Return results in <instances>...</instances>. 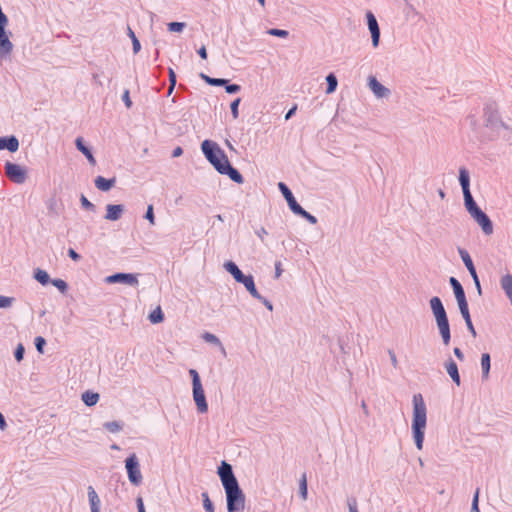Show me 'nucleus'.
<instances>
[{"label":"nucleus","mask_w":512,"mask_h":512,"mask_svg":"<svg viewBox=\"0 0 512 512\" xmlns=\"http://www.w3.org/2000/svg\"><path fill=\"white\" fill-rule=\"evenodd\" d=\"M368 86L377 98H384L390 94V90L382 85L374 76L369 77Z\"/></svg>","instance_id":"nucleus-14"},{"label":"nucleus","mask_w":512,"mask_h":512,"mask_svg":"<svg viewBox=\"0 0 512 512\" xmlns=\"http://www.w3.org/2000/svg\"><path fill=\"white\" fill-rule=\"evenodd\" d=\"M458 306H459L460 313H461L463 319L465 320V323H466V326H467L469 332L472 334L473 337H476L477 333H476V330H475L474 325L471 320L468 302L459 304Z\"/></svg>","instance_id":"nucleus-20"},{"label":"nucleus","mask_w":512,"mask_h":512,"mask_svg":"<svg viewBox=\"0 0 512 512\" xmlns=\"http://www.w3.org/2000/svg\"><path fill=\"white\" fill-rule=\"evenodd\" d=\"M87 493H88V499H89L91 512H100L101 501H100L99 496L96 493L95 489L92 486H89L87 488Z\"/></svg>","instance_id":"nucleus-25"},{"label":"nucleus","mask_w":512,"mask_h":512,"mask_svg":"<svg viewBox=\"0 0 512 512\" xmlns=\"http://www.w3.org/2000/svg\"><path fill=\"white\" fill-rule=\"evenodd\" d=\"M169 85L172 86V88H175L176 86V83H177V78H176V74L174 72V70L172 68H169Z\"/></svg>","instance_id":"nucleus-53"},{"label":"nucleus","mask_w":512,"mask_h":512,"mask_svg":"<svg viewBox=\"0 0 512 512\" xmlns=\"http://www.w3.org/2000/svg\"><path fill=\"white\" fill-rule=\"evenodd\" d=\"M256 299L259 300L269 311L273 310V305L267 298L260 295V298Z\"/></svg>","instance_id":"nucleus-54"},{"label":"nucleus","mask_w":512,"mask_h":512,"mask_svg":"<svg viewBox=\"0 0 512 512\" xmlns=\"http://www.w3.org/2000/svg\"><path fill=\"white\" fill-rule=\"evenodd\" d=\"M34 278L44 286L50 283L51 281L49 274L45 270H42L40 268H37L34 271Z\"/></svg>","instance_id":"nucleus-33"},{"label":"nucleus","mask_w":512,"mask_h":512,"mask_svg":"<svg viewBox=\"0 0 512 512\" xmlns=\"http://www.w3.org/2000/svg\"><path fill=\"white\" fill-rule=\"evenodd\" d=\"M326 82H327L326 93L327 94L333 93L336 90L337 84H338L336 76L333 73L328 74L326 76Z\"/></svg>","instance_id":"nucleus-34"},{"label":"nucleus","mask_w":512,"mask_h":512,"mask_svg":"<svg viewBox=\"0 0 512 512\" xmlns=\"http://www.w3.org/2000/svg\"><path fill=\"white\" fill-rule=\"evenodd\" d=\"M13 300L14 299L12 297L0 296V308H6L11 306Z\"/></svg>","instance_id":"nucleus-51"},{"label":"nucleus","mask_w":512,"mask_h":512,"mask_svg":"<svg viewBox=\"0 0 512 512\" xmlns=\"http://www.w3.org/2000/svg\"><path fill=\"white\" fill-rule=\"evenodd\" d=\"M278 188H279L280 192L282 193L283 197L285 198V200L287 201V204H288L290 210L293 213H295L299 209V207H301V205L296 201L292 191L283 182L278 183Z\"/></svg>","instance_id":"nucleus-12"},{"label":"nucleus","mask_w":512,"mask_h":512,"mask_svg":"<svg viewBox=\"0 0 512 512\" xmlns=\"http://www.w3.org/2000/svg\"><path fill=\"white\" fill-rule=\"evenodd\" d=\"M299 494L303 500L307 499L308 490H307V478L304 473L299 481Z\"/></svg>","instance_id":"nucleus-38"},{"label":"nucleus","mask_w":512,"mask_h":512,"mask_svg":"<svg viewBox=\"0 0 512 512\" xmlns=\"http://www.w3.org/2000/svg\"><path fill=\"white\" fill-rule=\"evenodd\" d=\"M453 353H454V355L456 356V358H457L458 360H460V361H464L465 356H464V353L462 352V350H461L460 348L455 347V348L453 349Z\"/></svg>","instance_id":"nucleus-59"},{"label":"nucleus","mask_w":512,"mask_h":512,"mask_svg":"<svg viewBox=\"0 0 512 512\" xmlns=\"http://www.w3.org/2000/svg\"><path fill=\"white\" fill-rule=\"evenodd\" d=\"M471 512H480L479 509V489H477L474 493L472 504H471Z\"/></svg>","instance_id":"nucleus-47"},{"label":"nucleus","mask_w":512,"mask_h":512,"mask_svg":"<svg viewBox=\"0 0 512 512\" xmlns=\"http://www.w3.org/2000/svg\"><path fill=\"white\" fill-rule=\"evenodd\" d=\"M122 100L127 108L132 107V101L130 99V92L128 89L124 90L123 95H122Z\"/></svg>","instance_id":"nucleus-52"},{"label":"nucleus","mask_w":512,"mask_h":512,"mask_svg":"<svg viewBox=\"0 0 512 512\" xmlns=\"http://www.w3.org/2000/svg\"><path fill=\"white\" fill-rule=\"evenodd\" d=\"M149 320L153 324L161 323L164 320V314L160 307H157L149 314Z\"/></svg>","instance_id":"nucleus-36"},{"label":"nucleus","mask_w":512,"mask_h":512,"mask_svg":"<svg viewBox=\"0 0 512 512\" xmlns=\"http://www.w3.org/2000/svg\"><path fill=\"white\" fill-rule=\"evenodd\" d=\"M8 24V18L5 13L0 15V31L6 30Z\"/></svg>","instance_id":"nucleus-58"},{"label":"nucleus","mask_w":512,"mask_h":512,"mask_svg":"<svg viewBox=\"0 0 512 512\" xmlns=\"http://www.w3.org/2000/svg\"><path fill=\"white\" fill-rule=\"evenodd\" d=\"M201 496L203 498V506H204L205 511L206 512H214V505L211 502L208 493L207 492H203L201 494Z\"/></svg>","instance_id":"nucleus-42"},{"label":"nucleus","mask_w":512,"mask_h":512,"mask_svg":"<svg viewBox=\"0 0 512 512\" xmlns=\"http://www.w3.org/2000/svg\"><path fill=\"white\" fill-rule=\"evenodd\" d=\"M224 88L226 90V92L228 94H235V93H238L240 90H241V86L238 85V84H234V83H230L228 81V83L226 85H224Z\"/></svg>","instance_id":"nucleus-46"},{"label":"nucleus","mask_w":512,"mask_h":512,"mask_svg":"<svg viewBox=\"0 0 512 512\" xmlns=\"http://www.w3.org/2000/svg\"><path fill=\"white\" fill-rule=\"evenodd\" d=\"M167 26L170 32H182L186 24L184 22H170Z\"/></svg>","instance_id":"nucleus-43"},{"label":"nucleus","mask_w":512,"mask_h":512,"mask_svg":"<svg viewBox=\"0 0 512 512\" xmlns=\"http://www.w3.org/2000/svg\"><path fill=\"white\" fill-rule=\"evenodd\" d=\"M348 507H349V512H358L356 499H354V498L349 499L348 500Z\"/></svg>","instance_id":"nucleus-57"},{"label":"nucleus","mask_w":512,"mask_h":512,"mask_svg":"<svg viewBox=\"0 0 512 512\" xmlns=\"http://www.w3.org/2000/svg\"><path fill=\"white\" fill-rule=\"evenodd\" d=\"M367 25L371 33L372 45L373 47H378L380 42V28L377 22L376 17L372 12L367 13Z\"/></svg>","instance_id":"nucleus-10"},{"label":"nucleus","mask_w":512,"mask_h":512,"mask_svg":"<svg viewBox=\"0 0 512 512\" xmlns=\"http://www.w3.org/2000/svg\"><path fill=\"white\" fill-rule=\"evenodd\" d=\"M94 183L98 190L106 192L109 191L112 187H114L116 179L114 177L107 179L104 178L103 176H97L94 180Z\"/></svg>","instance_id":"nucleus-24"},{"label":"nucleus","mask_w":512,"mask_h":512,"mask_svg":"<svg viewBox=\"0 0 512 512\" xmlns=\"http://www.w3.org/2000/svg\"><path fill=\"white\" fill-rule=\"evenodd\" d=\"M68 256L74 261H79L81 259V255L77 253L73 248L68 249Z\"/></svg>","instance_id":"nucleus-56"},{"label":"nucleus","mask_w":512,"mask_h":512,"mask_svg":"<svg viewBox=\"0 0 512 512\" xmlns=\"http://www.w3.org/2000/svg\"><path fill=\"white\" fill-rule=\"evenodd\" d=\"M267 34L279 38H287L289 36V31L278 29V28H270L266 31Z\"/></svg>","instance_id":"nucleus-40"},{"label":"nucleus","mask_w":512,"mask_h":512,"mask_svg":"<svg viewBox=\"0 0 512 512\" xmlns=\"http://www.w3.org/2000/svg\"><path fill=\"white\" fill-rule=\"evenodd\" d=\"M388 354H389L392 366L395 369H397L398 368V360H397L395 352L393 350H388Z\"/></svg>","instance_id":"nucleus-55"},{"label":"nucleus","mask_w":512,"mask_h":512,"mask_svg":"<svg viewBox=\"0 0 512 512\" xmlns=\"http://www.w3.org/2000/svg\"><path fill=\"white\" fill-rule=\"evenodd\" d=\"M458 253L465 265V267L467 268V270L469 271L471 277L473 276H476L477 275V271H476V268L474 266V263L472 261V258L470 256V254L468 253L467 250H465L464 248H458Z\"/></svg>","instance_id":"nucleus-21"},{"label":"nucleus","mask_w":512,"mask_h":512,"mask_svg":"<svg viewBox=\"0 0 512 512\" xmlns=\"http://www.w3.org/2000/svg\"><path fill=\"white\" fill-rule=\"evenodd\" d=\"M19 149V140L16 136L0 137V150H8L9 152H16Z\"/></svg>","instance_id":"nucleus-16"},{"label":"nucleus","mask_w":512,"mask_h":512,"mask_svg":"<svg viewBox=\"0 0 512 512\" xmlns=\"http://www.w3.org/2000/svg\"><path fill=\"white\" fill-rule=\"evenodd\" d=\"M13 50V44L6 30L0 31V59L6 60Z\"/></svg>","instance_id":"nucleus-13"},{"label":"nucleus","mask_w":512,"mask_h":512,"mask_svg":"<svg viewBox=\"0 0 512 512\" xmlns=\"http://www.w3.org/2000/svg\"><path fill=\"white\" fill-rule=\"evenodd\" d=\"M103 427H104L107 431H109V432H111V433H117V432H119V431H121V430H122V428H123V423H122V422H120V421H109V422H105V423L103 424Z\"/></svg>","instance_id":"nucleus-35"},{"label":"nucleus","mask_w":512,"mask_h":512,"mask_svg":"<svg viewBox=\"0 0 512 512\" xmlns=\"http://www.w3.org/2000/svg\"><path fill=\"white\" fill-rule=\"evenodd\" d=\"M236 282L243 284L253 298H260V293L256 288L254 278L251 274H243Z\"/></svg>","instance_id":"nucleus-15"},{"label":"nucleus","mask_w":512,"mask_h":512,"mask_svg":"<svg viewBox=\"0 0 512 512\" xmlns=\"http://www.w3.org/2000/svg\"><path fill=\"white\" fill-rule=\"evenodd\" d=\"M182 154H183V149H182L180 146H178V147H176V148L173 150V152H172V157H174V158H175V157H179V156H181Z\"/></svg>","instance_id":"nucleus-63"},{"label":"nucleus","mask_w":512,"mask_h":512,"mask_svg":"<svg viewBox=\"0 0 512 512\" xmlns=\"http://www.w3.org/2000/svg\"><path fill=\"white\" fill-rule=\"evenodd\" d=\"M50 283L55 286L61 293H66L68 290V284L62 279H53Z\"/></svg>","instance_id":"nucleus-41"},{"label":"nucleus","mask_w":512,"mask_h":512,"mask_svg":"<svg viewBox=\"0 0 512 512\" xmlns=\"http://www.w3.org/2000/svg\"><path fill=\"white\" fill-rule=\"evenodd\" d=\"M25 349L22 344H19L14 351L15 359L20 362L24 358Z\"/></svg>","instance_id":"nucleus-49"},{"label":"nucleus","mask_w":512,"mask_h":512,"mask_svg":"<svg viewBox=\"0 0 512 512\" xmlns=\"http://www.w3.org/2000/svg\"><path fill=\"white\" fill-rule=\"evenodd\" d=\"M105 282L108 284L122 283L130 286H137L139 283L137 275L132 273H115L107 276Z\"/></svg>","instance_id":"nucleus-9"},{"label":"nucleus","mask_w":512,"mask_h":512,"mask_svg":"<svg viewBox=\"0 0 512 512\" xmlns=\"http://www.w3.org/2000/svg\"><path fill=\"white\" fill-rule=\"evenodd\" d=\"M444 367H445L448 375L451 377L452 381L457 386H460L461 378H460V374H459V370H458V366H457L456 362L450 357L444 363Z\"/></svg>","instance_id":"nucleus-17"},{"label":"nucleus","mask_w":512,"mask_h":512,"mask_svg":"<svg viewBox=\"0 0 512 512\" xmlns=\"http://www.w3.org/2000/svg\"><path fill=\"white\" fill-rule=\"evenodd\" d=\"M449 283L453 289L458 305L467 302L465 291L461 283L455 277H450Z\"/></svg>","instance_id":"nucleus-19"},{"label":"nucleus","mask_w":512,"mask_h":512,"mask_svg":"<svg viewBox=\"0 0 512 512\" xmlns=\"http://www.w3.org/2000/svg\"><path fill=\"white\" fill-rule=\"evenodd\" d=\"M201 150L205 158L218 173L227 175L237 184H242L244 182L242 174L231 165L226 154L216 142L212 140H204L201 144Z\"/></svg>","instance_id":"nucleus-2"},{"label":"nucleus","mask_w":512,"mask_h":512,"mask_svg":"<svg viewBox=\"0 0 512 512\" xmlns=\"http://www.w3.org/2000/svg\"><path fill=\"white\" fill-rule=\"evenodd\" d=\"M137 508H138V512H146L142 498L137 499Z\"/></svg>","instance_id":"nucleus-64"},{"label":"nucleus","mask_w":512,"mask_h":512,"mask_svg":"<svg viewBox=\"0 0 512 512\" xmlns=\"http://www.w3.org/2000/svg\"><path fill=\"white\" fill-rule=\"evenodd\" d=\"M124 212V206L121 204H108L106 206L105 219L109 221H117Z\"/></svg>","instance_id":"nucleus-18"},{"label":"nucleus","mask_w":512,"mask_h":512,"mask_svg":"<svg viewBox=\"0 0 512 512\" xmlns=\"http://www.w3.org/2000/svg\"><path fill=\"white\" fill-rule=\"evenodd\" d=\"M80 202H81L82 207L85 210L92 211V212L95 211V208H96L95 205L92 202H90L84 195H81Z\"/></svg>","instance_id":"nucleus-45"},{"label":"nucleus","mask_w":512,"mask_h":512,"mask_svg":"<svg viewBox=\"0 0 512 512\" xmlns=\"http://www.w3.org/2000/svg\"><path fill=\"white\" fill-rule=\"evenodd\" d=\"M34 344H35V347H36V350L39 352V353H43V349H44V346L46 344V340L42 337V336H37L34 340Z\"/></svg>","instance_id":"nucleus-48"},{"label":"nucleus","mask_w":512,"mask_h":512,"mask_svg":"<svg viewBox=\"0 0 512 512\" xmlns=\"http://www.w3.org/2000/svg\"><path fill=\"white\" fill-rule=\"evenodd\" d=\"M197 53L202 59H207V50L205 46L200 47L197 50Z\"/></svg>","instance_id":"nucleus-62"},{"label":"nucleus","mask_w":512,"mask_h":512,"mask_svg":"<svg viewBox=\"0 0 512 512\" xmlns=\"http://www.w3.org/2000/svg\"><path fill=\"white\" fill-rule=\"evenodd\" d=\"M430 307L435 317L442 341L445 345H448L451 340L450 325L441 299L437 296L432 297L430 299Z\"/></svg>","instance_id":"nucleus-4"},{"label":"nucleus","mask_w":512,"mask_h":512,"mask_svg":"<svg viewBox=\"0 0 512 512\" xmlns=\"http://www.w3.org/2000/svg\"><path fill=\"white\" fill-rule=\"evenodd\" d=\"M472 279H473V281L475 283V286H476V289L478 291V294L481 295L482 289H481V284H480V280H479L478 274L476 276H473Z\"/></svg>","instance_id":"nucleus-60"},{"label":"nucleus","mask_w":512,"mask_h":512,"mask_svg":"<svg viewBox=\"0 0 512 512\" xmlns=\"http://www.w3.org/2000/svg\"><path fill=\"white\" fill-rule=\"evenodd\" d=\"M240 102H241V98H236L235 100L232 101V103L230 105L231 114L234 119H237L239 117L238 107H239Z\"/></svg>","instance_id":"nucleus-44"},{"label":"nucleus","mask_w":512,"mask_h":512,"mask_svg":"<svg viewBox=\"0 0 512 512\" xmlns=\"http://www.w3.org/2000/svg\"><path fill=\"white\" fill-rule=\"evenodd\" d=\"M472 218L479 224L485 235H491L493 233V223L483 210L472 216Z\"/></svg>","instance_id":"nucleus-11"},{"label":"nucleus","mask_w":512,"mask_h":512,"mask_svg":"<svg viewBox=\"0 0 512 512\" xmlns=\"http://www.w3.org/2000/svg\"><path fill=\"white\" fill-rule=\"evenodd\" d=\"M500 285L512 305V275L508 273L502 276Z\"/></svg>","instance_id":"nucleus-27"},{"label":"nucleus","mask_w":512,"mask_h":512,"mask_svg":"<svg viewBox=\"0 0 512 512\" xmlns=\"http://www.w3.org/2000/svg\"><path fill=\"white\" fill-rule=\"evenodd\" d=\"M128 36L132 40L133 52L135 54L138 53L141 49V44H140L138 38L136 37L135 33L133 32V30L130 27H128Z\"/></svg>","instance_id":"nucleus-39"},{"label":"nucleus","mask_w":512,"mask_h":512,"mask_svg":"<svg viewBox=\"0 0 512 512\" xmlns=\"http://www.w3.org/2000/svg\"><path fill=\"white\" fill-rule=\"evenodd\" d=\"M267 231L264 227H261L256 231V235L261 239V241H264L265 235H267Z\"/></svg>","instance_id":"nucleus-61"},{"label":"nucleus","mask_w":512,"mask_h":512,"mask_svg":"<svg viewBox=\"0 0 512 512\" xmlns=\"http://www.w3.org/2000/svg\"><path fill=\"white\" fill-rule=\"evenodd\" d=\"M144 217H145V219H147L150 222V224H152V225L155 224V216H154V211H153L152 205H148L147 211H146Z\"/></svg>","instance_id":"nucleus-50"},{"label":"nucleus","mask_w":512,"mask_h":512,"mask_svg":"<svg viewBox=\"0 0 512 512\" xmlns=\"http://www.w3.org/2000/svg\"><path fill=\"white\" fill-rule=\"evenodd\" d=\"M484 117L486 126L492 129H498L499 127L512 132V128H510L506 123H504L498 114V110L496 105L491 103L487 104L484 108Z\"/></svg>","instance_id":"nucleus-6"},{"label":"nucleus","mask_w":512,"mask_h":512,"mask_svg":"<svg viewBox=\"0 0 512 512\" xmlns=\"http://www.w3.org/2000/svg\"><path fill=\"white\" fill-rule=\"evenodd\" d=\"M218 475L226 493V504L228 512H240L245 508V494L239 486L238 480L233 473L232 466L225 461L218 469Z\"/></svg>","instance_id":"nucleus-1"},{"label":"nucleus","mask_w":512,"mask_h":512,"mask_svg":"<svg viewBox=\"0 0 512 512\" xmlns=\"http://www.w3.org/2000/svg\"><path fill=\"white\" fill-rule=\"evenodd\" d=\"M5 174L7 178L15 184H23L27 179V171L25 168L12 162L5 163Z\"/></svg>","instance_id":"nucleus-8"},{"label":"nucleus","mask_w":512,"mask_h":512,"mask_svg":"<svg viewBox=\"0 0 512 512\" xmlns=\"http://www.w3.org/2000/svg\"><path fill=\"white\" fill-rule=\"evenodd\" d=\"M491 368V357L489 353H483L481 355V369H482V380L489 378Z\"/></svg>","instance_id":"nucleus-28"},{"label":"nucleus","mask_w":512,"mask_h":512,"mask_svg":"<svg viewBox=\"0 0 512 512\" xmlns=\"http://www.w3.org/2000/svg\"><path fill=\"white\" fill-rule=\"evenodd\" d=\"M82 401L89 407L94 406L99 401V394L91 391H86L82 394Z\"/></svg>","instance_id":"nucleus-31"},{"label":"nucleus","mask_w":512,"mask_h":512,"mask_svg":"<svg viewBox=\"0 0 512 512\" xmlns=\"http://www.w3.org/2000/svg\"><path fill=\"white\" fill-rule=\"evenodd\" d=\"M464 197V205L470 216L476 215L479 211L482 209L477 205L475 202L471 192H468L466 194H463Z\"/></svg>","instance_id":"nucleus-22"},{"label":"nucleus","mask_w":512,"mask_h":512,"mask_svg":"<svg viewBox=\"0 0 512 512\" xmlns=\"http://www.w3.org/2000/svg\"><path fill=\"white\" fill-rule=\"evenodd\" d=\"M459 183L462 188L463 194H466L470 191V174L469 171L465 167H461L459 169Z\"/></svg>","instance_id":"nucleus-26"},{"label":"nucleus","mask_w":512,"mask_h":512,"mask_svg":"<svg viewBox=\"0 0 512 512\" xmlns=\"http://www.w3.org/2000/svg\"><path fill=\"white\" fill-rule=\"evenodd\" d=\"M189 374L192 378L193 399L197 406V410L200 413H206L208 411V404L206 401V396L204 393V389L202 387L200 376L195 369H190Z\"/></svg>","instance_id":"nucleus-5"},{"label":"nucleus","mask_w":512,"mask_h":512,"mask_svg":"<svg viewBox=\"0 0 512 512\" xmlns=\"http://www.w3.org/2000/svg\"><path fill=\"white\" fill-rule=\"evenodd\" d=\"M200 78L202 80H204L210 86H217V87L223 86L224 87V85H226L228 83V79L213 78V77L206 75L205 73H200Z\"/></svg>","instance_id":"nucleus-30"},{"label":"nucleus","mask_w":512,"mask_h":512,"mask_svg":"<svg viewBox=\"0 0 512 512\" xmlns=\"http://www.w3.org/2000/svg\"><path fill=\"white\" fill-rule=\"evenodd\" d=\"M302 218H304L305 220H307L310 224H316L317 223V218L310 214L309 212H307L305 209L301 207H299V209L294 213Z\"/></svg>","instance_id":"nucleus-37"},{"label":"nucleus","mask_w":512,"mask_h":512,"mask_svg":"<svg viewBox=\"0 0 512 512\" xmlns=\"http://www.w3.org/2000/svg\"><path fill=\"white\" fill-rule=\"evenodd\" d=\"M75 145H76V148L85 155V157L87 158L88 162L92 165H95L96 164V160L91 152V149L85 145L84 141H83V138L82 137H78L76 138L75 140Z\"/></svg>","instance_id":"nucleus-23"},{"label":"nucleus","mask_w":512,"mask_h":512,"mask_svg":"<svg viewBox=\"0 0 512 512\" xmlns=\"http://www.w3.org/2000/svg\"><path fill=\"white\" fill-rule=\"evenodd\" d=\"M223 266L225 270L233 276L235 281L244 274L233 261H226Z\"/></svg>","instance_id":"nucleus-29"},{"label":"nucleus","mask_w":512,"mask_h":512,"mask_svg":"<svg viewBox=\"0 0 512 512\" xmlns=\"http://www.w3.org/2000/svg\"><path fill=\"white\" fill-rule=\"evenodd\" d=\"M427 423V408L421 394L413 396V418H412V434L417 449L423 448L425 429Z\"/></svg>","instance_id":"nucleus-3"},{"label":"nucleus","mask_w":512,"mask_h":512,"mask_svg":"<svg viewBox=\"0 0 512 512\" xmlns=\"http://www.w3.org/2000/svg\"><path fill=\"white\" fill-rule=\"evenodd\" d=\"M125 468L129 481L135 486L140 485L142 483V474L140 471L139 460L135 453L126 458Z\"/></svg>","instance_id":"nucleus-7"},{"label":"nucleus","mask_w":512,"mask_h":512,"mask_svg":"<svg viewBox=\"0 0 512 512\" xmlns=\"http://www.w3.org/2000/svg\"><path fill=\"white\" fill-rule=\"evenodd\" d=\"M202 339L207 342V343H211V344H214V345H217L221 348V351L224 355H226V350L224 348V346L222 345L220 339L212 334V333H209V332H205L203 335H202Z\"/></svg>","instance_id":"nucleus-32"}]
</instances>
